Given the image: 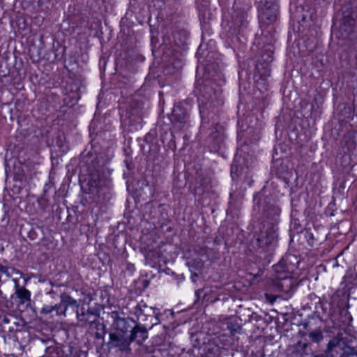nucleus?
<instances>
[{
	"label": "nucleus",
	"mask_w": 357,
	"mask_h": 357,
	"mask_svg": "<svg viewBox=\"0 0 357 357\" xmlns=\"http://www.w3.org/2000/svg\"><path fill=\"white\" fill-rule=\"evenodd\" d=\"M265 296L266 300L269 301L271 303H273L276 299V298L274 296L269 295L268 294H266Z\"/></svg>",
	"instance_id": "nucleus-16"
},
{
	"label": "nucleus",
	"mask_w": 357,
	"mask_h": 357,
	"mask_svg": "<svg viewBox=\"0 0 357 357\" xmlns=\"http://www.w3.org/2000/svg\"><path fill=\"white\" fill-rule=\"evenodd\" d=\"M311 340L314 342H319L323 339V334L320 328H317L309 333Z\"/></svg>",
	"instance_id": "nucleus-12"
},
{
	"label": "nucleus",
	"mask_w": 357,
	"mask_h": 357,
	"mask_svg": "<svg viewBox=\"0 0 357 357\" xmlns=\"http://www.w3.org/2000/svg\"><path fill=\"white\" fill-rule=\"evenodd\" d=\"M197 276V275L196 273H195V274H193L192 278H193V277H194V278H196Z\"/></svg>",
	"instance_id": "nucleus-22"
},
{
	"label": "nucleus",
	"mask_w": 357,
	"mask_h": 357,
	"mask_svg": "<svg viewBox=\"0 0 357 357\" xmlns=\"http://www.w3.org/2000/svg\"><path fill=\"white\" fill-rule=\"evenodd\" d=\"M14 282L15 287V294L20 300V303L24 304L26 302L29 301L31 297L30 291L26 289L24 287H20L17 280H14Z\"/></svg>",
	"instance_id": "nucleus-8"
},
{
	"label": "nucleus",
	"mask_w": 357,
	"mask_h": 357,
	"mask_svg": "<svg viewBox=\"0 0 357 357\" xmlns=\"http://www.w3.org/2000/svg\"><path fill=\"white\" fill-rule=\"evenodd\" d=\"M276 17L275 15H271L268 18L270 22H273L275 20Z\"/></svg>",
	"instance_id": "nucleus-18"
},
{
	"label": "nucleus",
	"mask_w": 357,
	"mask_h": 357,
	"mask_svg": "<svg viewBox=\"0 0 357 357\" xmlns=\"http://www.w3.org/2000/svg\"><path fill=\"white\" fill-rule=\"evenodd\" d=\"M0 272H5V267L0 264Z\"/></svg>",
	"instance_id": "nucleus-19"
},
{
	"label": "nucleus",
	"mask_w": 357,
	"mask_h": 357,
	"mask_svg": "<svg viewBox=\"0 0 357 357\" xmlns=\"http://www.w3.org/2000/svg\"><path fill=\"white\" fill-rule=\"evenodd\" d=\"M129 337L131 342L135 341L138 344H141L148 337V332L145 327L135 325L132 328Z\"/></svg>",
	"instance_id": "nucleus-6"
},
{
	"label": "nucleus",
	"mask_w": 357,
	"mask_h": 357,
	"mask_svg": "<svg viewBox=\"0 0 357 357\" xmlns=\"http://www.w3.org/2000/svg\"><path fill=\"white\" fill-rule=\"evenodd\" d=\"M1 321L3 324H8L10 321H9V319L5 316L2 318Z\"/></svg>",
	"instance_id": "nucleus-17"
},
{
	"label": "nucleus",
	"mask_w": 357,
	"mask_h": 357,
	"mask_svg": "<svg viewBox=\"0 0 357 357\" xmlns=\"http://www.w3.org/2000/svg\"><path fill=\"white\" fill-rule=\"evenodd\" d=\"M307 326H308V324H307V323H305V324H304V328H307Z\"/></svg>",
	"instance_id": "nucleus-20"
},
{
	"label": "nucleus",
	"mask_w": 357,
	"mask_h": 357,
	"mask_svg": "<svg viewBox=\"0 0 357 357\" xmlns=\"http://www.w3.org/2000/svg\"><path fill=\"white\" fill-rule=\"evenodd\" d=\"M205 354L203 357H222L220 349L214 344H208L204 349Z\"/></svg>",
	"instance_id": "nucleus-11"
},
{
	"label": "nucleus",
	"mask_w": 357,
	"mask_h": 357,
	"mask_svg": "<svg viewBox=\"0 0 357 357\" xmlns=\"http://www.w3.org/2000/svg\"><path fill=\"white\" fill-rule=\"evenodd\" d=\"M130 337L117 333H110L108 344L112 348H116L122 352L129 353L131 351Z\"/></svg>",
	"instance_id": "nucleus-3"
},
{
	"label": "nucleus",
	"mask_w": 357,
	"mask_h": 357,
	"mask_svg": "<svg viewBox=\"0 0 357 357\" xmlns=\"http://www.w3.org/2000/svg\"><path fill=\"white\" fill-rule=\"evenodd\" d=\"M112 317L114 319L113 326L119 333L118 334L125 335V334L128 331L131 332V330L133 328L132 326V324L134 323L133 320L121 317L116 312H112Z\"/></svg>",
	"instance_id": "nucleus-5"
},
{
	"label": "nucleus",
	"mask_w": 357,
	"mask_h": 357,
	"mask_svg": "<svg viewBox=\"0 0 357 357\" xmlns=\"http://www.w3.org/2000/svg\"><path fill=\"white\" fill-rule=\"evenodd\" d=\"M344 357H349L351 356L357 355V353L355 351V349L347 345L345 342V347H344Z\"/></svg>",
	"instance_id": "nucleus-14"
},
{
	"label": "nucleus",
	"mask_w": 357,
	"mask_h": 357,
	"mask_svg": "<svg viewBox=\"0 0 357 357\" xmlns=\"http://www.w3.org/2000/svg\"><path fill=\"white\" fill-rule=\"evenodd\" d=\"M54 310H56V313L57 315H66V311L63 307V304H62V302L61 301L59 304H56L55 305H53Z\"/></svg>",
	"instance_id": "nucleus-13"
},
{
	"label": "nucleus",
	"mask_w": 357,
	"mask_h": 357,
	"mask_svg": "<svg viewBox=\"0 0 357 357\" xmlns=\"http://www.w3.org/2000/svg\"><path fill=\"white\" fill-rule=\"evenodd\" d=\"M60 299L62 304H63L66 311L68 307H75L76 308L79 307L77 301L66 293H63L60 295Z\"/></svg>",
	"instance_id": "nucleus-10"
},
{
	"label": "nucleus",
	"mask_w": 357,
	"mask_h": 357,
	"mask_svg": "<svg viewBox=\"0 0 357 357\" xmlns=\"http://www.w3.org/2000/svg\"><path fill=\"white\" fill-rule=\"evenodd\" d=\"M54 310L53 305H45L40 310L41 314H47Z\"/></svg>",
	"instance_id": "nucleus-15"
},
{
	"label": "nucleus",
	"mask_w": 357,
	"mask_h": 357,
	"mask_svg": "<svg viewBox=\"0 0 357 357\" xmlns=\"http://www.w3.org/2000/svg\"><path fill=\"white\" fill-rule=\"evenodd\" d=\"M186 113L180 107H176L173 109L172 120L183 124L185 123Z\"/></svg>",
	"instance_id": "nucleus-9"
},
{
	"label": "nucleus",
	"mask_w": 357,
	"mask_h": 357,
	"mask_svg": "<svg viewBox=\"0 0 357 357\" xmlns=\"http://www.w3.org/2000/svg\"><path fill=\"white\" fill-rule=\"evenodd\" d=\"M212 137L216 138L217 137V135L216 134H213Z\"/></svg>",
	"instance_id": "nucleus-21"
},
{
	"label": "nucleus",
	"mask_w": 357,
	"mask_h": 357,
	"mask_svg": "<svg viewBox=\"0 0 357 357\" xmlns=\"http://www.w3.org/2000/svg\"><path fill=\"white\" fill-rule=\"evenodd\" d=\"M77 318L80 326L83 327L89 326L91 329H97L100 325L98 314L89 310L82 308L81 312L77 311Z\"/></svg>",
	"instance_id": "nucleus-2"
},
{
	"label": "nucleus",
	"mask_w": 357,
	"mask_h": 357,
	"mask_svg": "<svg viewBox=\"0 0 357 357\" xmlns=\"http://www.w3.org/2000/svg\"><path fill=\"white\" fill-rule=\"evenodd\" d=\"M354 24L355 21L353 18L344 17L335 33L337 37L343 40L349 38L354 31Z\"/></svg>",
	"instance_id": "nucleus-4"
},
{
	"label": "nucleus",
	"mask_w": 357,
	"mask_h": 357,
	"mask_svg": "<svg viewBox=\"0 0 357 357\" xmlns=\"http://www.w3.org/2000/svg\"><path fill=\"white\" fill-rule=\"evenodd\" d=\"M137 307H139V310H142V307H141V306H140V305H137Z\"/></svg>",
	"instance_id": "nucleus-23"
},
{
	"label": "nucleus",
	"mask_w": 357,
	"mask_h": 357,
	"mask_svg": "<svg viewBox=\"0 0 357 357\" xmlns=\"http://www.w3.org/2000/svg\"><path fill=\"white\" fill-rule=\"evenodd\" d=\"M275 237V232L273 229L261 231L257 238L258 245L261 248L268 246L273 242Z\"/></svg>",
	"instance_id": "nucleus-7"
},
{
	"label": "nucleus",
	"mask_w": 357,
	"mask_h": 357,
	"mask_svg": "<svg viewBox=\"0 0 357 357\" xmlns=\"http://www.w3.org/2000/svg\"><path fill=\"white\" fill-rule=\"evenodd\" d=\"M344 347L345 341L342 335L338 333L328 342L325 351L326 357H344Z\"/></svg>",
	"instance_id": "nucleus-1"
}]
</instances>
